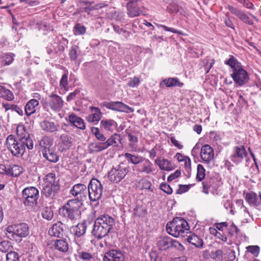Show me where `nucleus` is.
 <instances>
[{
    "label": "nucleus",
    "mask_w": 261,
    "mask_h": 261,
    "mask_svg": "<svg viewBox=\"0 0 261 261\" xmlns=\"http://www.w3.org/2000/svg\"><path fill=\"white\" fill-rule=\"evenodd\" d=\"M115 224L113 218L108 215H100L94 222L92 234L97 239H101L111 232Z\"/></svg>",
    "instance_id": "nucleus-1"
},
{
    "label": "nucleus",
    "mask_w": 261,
    "mask_h": 261,
    "mask_svg": "<svg viewBox=\"0 0 261 261\" xmlns=\"http://www.w3.org/2000/svg\"><path fill=\"white\" fill-rule=\"evenodd\" d=\"M225 64L229 66L232 69L231 76L238 86H242L248 82V73L244 69L242 64L233 56H230V58L225 61Z\"/></svg>",
    "instance_id": "nucleus-2"
},
{
    "label": "nucleus",
    "mask_w": 261,
    "mask_h": 261,
    "mask_svg": "<svg viewBox=\"0 0 261 261\" xmlns=\"http://www.w3.org/2000/svg\"><path fill=\"white\" fill-rule=\"evenodd\" d=\"M83 203L78 200H68L59 210V213L64 218L75 223L81 217V208Z\"/></svg>",
    "instance_id": "nucleus-3"
},
{
    "label": "nucleus",
    "mask_w": 261,
    "mask_h": 261,
    "mask_svg": "<svg viewBox=\"0 0 261 261\" xmlns=\"http://www.w3.org/2000/svg\"><path fill=\"white\" fill-rule=\"evenodd\" d=\"M5 145L11 153L15 156H22L26 151V149L31 150L34 145L29 146L28 144L16 140L15 136L12 135H9L6 139Z\"/></svg>",
    "instance_id": "nucleus-4"
},
{
    "label": "nucleus",
    "mask_w": 261,
    "mask_h": 261,
    "mask_svg": "<svg viewBox=\"0 0 261 261\" xmlns=\"http://www.w3.org/2000/svg\"><path fill=\"white\" fill-rule=\"evenodd\" d=\"M187 221L183 218L176 217L167 224L166 230L170 235L177 238L184 236L185 232L189 230Z\"/></svg>",
    "instance_id": "nucleus-5"
},
{
    "label": "nucleus",
    "mask_w": 261,
    "mask_h": 261,
    "mask_svg": "<svg viewBox=\"0 0 261 261\" xmlns=\"http://www.w3.org/2000/svg\"><path fill=\"white\" fill-rule=\"evenodd\" d=\"M30 233L28 225L21 223L8 226L6 228V235L11 240L20 242L22 238L26 237Z\"/></svg>",
    "instance_id": "nucleus-6"
},
{
    "label": "nucleus",
    "mask_w": 261,
    "mask_h": 261,
    "mask_svg": "<svg viewBox=\"0 0 261 261\" xmlns=\"http://www.w3.org/2000/svg\"><path fill=\"white\" fill-rule=\"evenodd\" d=\"M43 193L46 197H50L59 190L58 179L54 173H49L44 178Z\"/></svg>",
    "instance_id": "nucleus-7"
},
{
    "label": "nucleus",
    "mask_w": 261,
    "mask_h": 261,
    "mask_svg": "<svg viewBox=\"0 0 261 261\" xmlns=\"http://www.w3.org/2000/svg\"><path fill=\"white\" fill-rule=\"evenodd\" d=\"M39 198V191L34 187L24 188L22 191V200L25 206L34 208L37 205Z\"/></svg>",
    "instance_id": "nucleus-8"
},
{
    "label": "nucleus",
    "mask_w": 261,
    "mask_h": 261,
    "mask_svg": "<svg viewBox=\"0 0 261 261\" xmlns=\"http://www.w3.org/2000/svg\"><path fill=\"white\" fill-rule=\"evenodd\" d=\"M128 171V166L125 164L121 163L111 169L108 172V178L110 181L118 183L125 177Z\"/></svg>",
    "instance_id": "nucleus-9"
},
{
    "label": "nucleus",
    "mask_w": 261,
    "mask_h": 261,
    "mask_svg": "<svg viewBox=\"0 0 261 261\" xmlns=\"http://www.w3.org/2000/svg\"><path fill=\"white\" fill-rule=\"evenodd\" d=\"M87 191L90 200L96 201L101 197L103 191L102 185L99 180L93 178L88 185Z\"/></svg>",
    "instance_id": "nucleus-10"
},
{
    "label": "nucleus",
    "mask_w": 261,
    "mask_h": 261,
    "mask_svg": "<svg viewBox=\"0 0 261 261\" xmlns=\"http://www.w3.org/2000/svg\"><path fill=\"white\" fill-rule=\"evenodd\" d=\"M215 152L213 147L208 144L202 146L200 150L201 162L212 167L214 165Z\"/></svg>",
    "instance_id": "nucleus-11"
},
{
    "label": "nucleus",
    "mask_w": 261,
    "mask_h": 261,
    "mask_svg": "<svg viewBox=\"0 0 261 261\" xmlns=\"http://www.w3.org/2000/svg\"><path fill=\"white\" fill-rule=\"evenodd\" d=\"M87 188L84 184H77L74 185L70 191V193L75 198L70 200H78L80 202L87 199Z\"/></svg>",
    "instance_id": "nucleus-12"
},
{
    "label": "nucleus",
    "mask_w": 261,
    "mask_h": 261,
    "mask_svg": "<svg viewBox=\"0 0 261 261\" xmlns=\"http://www.w3.org/2000/svg\"><path fill=\"white\" fill-rule=\"evenodd\" d=\"M202 192L205 194L209 193V189L212 188L213 189H217L222 183L219 176L209 177L207 176L202 182Z\"/></svg>",
    "instance_id": "nucleus-13"
},
{
    "label": "nucleus",
    "mask_w": 261,
    "mask_h": 261,
    "mask_svg": "<svg viewBox=\"0 0 261 261\" xmlns=\"http://www.w3.org/2000/svg\"><path fill=\"white\" fill-rule=\"evenodd\" d=\"M248 158L247 152L243 145L237 146L233 147V152L230 156V160L238 165Z\"/></svg>",
    "instance_id": "nucleus-14"
},
{
    "label": "nucleus",
    "mask_w": 261,
    "mask_h": 261,
    "mask_svg": "<svg viewBox=\"0 0 261 261\" xmlns=\"http://www.w3.org/2000/svg\"><path fill=\"white\" fill-rule=\"evenodd\" d=\"M63 102L62 98L60 96L51 94L48 96L45 106L49 107L53 111H59L63 107Z\"/></svg>",
    "instance_id": "nucleus-15"
},
{
    "label": "nucleus",
    "mask_w": 261,
    "mask_h": 261,
    "mask_svg": "<svg viewBox=\"0 0 261 261\" xmlns=\"http://www.w3.org/2000/svg\"><path fill=\"white\" fill-rule=\"evenodd\" d=\"M22 172V168L16 165H0V174L17 177Z\"/></svg>",
    "instance_id": "nucleus-16"
},
{
    "label": "nucleus",
    "mask_w": 261,
    "mask_h": 261,
    "mask_svg": "<svg viewBox=\"0 0 261 261\" xmlns=\"http://www.w3.org/2000/svg\"><path fill=\"white\" fill-rule=\"evenodd\" d=\"M103 106L116 111L129 113L134 112V109L120 101L104 102Z\"/></svg>",
    "instance_id": "nucleus-17"
},
{
    "label": "nucleus",
    "mask_w": 261,
    "mask_h": 261,
    "mask_svg": "<svg viewBox=\"0 0 261 261\" xmlns=\"http://www.w3.org/2000/svg\"><path fill=\"white\" fill-rule=\"evenodd\" d=\"M136 171L138 173L150 174L155 171V168L153 163L144 158L143 161L136 167Z\"/></svg>",
    "instance_id": "nucleus-18"
},
{
    "label": "nucleus",
    "mask_w": 261,
    "mask_h": 261,
    "mask_svg": "<svg viewBox=\"0 0 261 261\" xmlns=\"http://www.w3.org/2000/svg\"><path fill=\"white\" fill-rule=\"evenodd\" d=\"M227 8L232 14L237 16L241 20L246 24L248 25H252L253 24V20L250 18L249 16L241 9H238L230 5H227Z\"/></svg>",
    "instance_id": "nucleus-19"
},
{
    "label": "nucleus",
    "mask_w": 261,
    "mask_h": 261,
    "mask_svg": "<svg viewBox=\"0 0 261 261\" xmlns=\"http://www.w3.org/2000/svg\"><path fill=\"white\" fill-rule=\"evenodd\" d=\"M73 138L66 134H61L59 138L58 148L61 151H64L70 149L72 146Z\"/></svg>",
    "instance_id": "nucleus-20"
},
{
    "label": "nucleus",
    "mask_w": 261,
    "mask_h": 261,
    "mask_svg": "<svg viewBox=\"0 0 261 261\" xmlns=\"http://www.w3.org/2000/svg\"><path fill=\"white\" fill-rule=\"evenodd\" d=\"M16 133L18 137V140L24 142L29 145H34L33 141L30 137V134L26 130L25 127L23 125H19L16 128Z\"/></svg>",
    "instance_id": "nucleus-21"
},
{
    "label": "nucleus",
    "mask_w": 261,
    "mask_h": 261,
    "mask_svg": "<svg viewBox=\"0 0 261 261\" xmlns=\"http://www.w3.org/2000/svg\"><path fill=\"white\" fill-rule=\"evenodd\" d=\"M139 0H130L126 5L127 14L130 17L139 16L142 12L138 5Z\"/></svg>",
    "instance_id": "nucleus-22"
},
{
    "label": "nucleus",
    "mask_w": 261,
    "mask_h": 261,
    "mask_svg": "<svg viewBox=\"0 0 261 261\" xmlns=\"http://www.w3.org/2000/svg\"><path fill=\"white\" fill-rule=\"evenodd\" d=\"M124 256L122 252L117 250H111L105 253L103 261H124Z\"/></svg>",
    "instance_id": "nucleus-23"
},
{
    "label": "nucleus",
    "mask_w": 261,
    "mask_h": 261,
    "mask_svg": "<svg viewBox=\"0 0 261 261\" xmlns=\"http://www.w3.org/2000/svg\"><path fill=\"white\" fill-rule=\"evenodd\" d=\"M66 119L72 125L80 129L84 130L86 128V125L84 120L81 117L73 113L70 114Z\"/></svg>",
    "instance_id": "nucleus-24"
},
{
    "label": "nucleus",
    "mask_w": 261,
    "mask_h": 261,
    "mask_svg": "<svg viewBox=\"0 0 261 261\" xmlns=\"http://www.w3.org/2000/svg\"><path fill=\"white\" fill-rule=\"evenodd\" d=\"M53 246L55 250L62 253L67 252L69 249L68 243L65 239H56L53 241Z\"/></svg>",
    "instance_id": "nucleus-25"
},
{
    "label": "nucleus",
    "mask_w": 261,
    "mask_h": 261,
    "mask_svg": "<svg viewBox=\"0 0 261 261\" xmlns=\"http://www.w3.org/2000/svg\"><path fill=\"white\" fill-rule=\"evenodd\" d=\"M90 110L91 114L86 117V120L89 122L99 121L102 117V113L100 110L95 107H90Z\"/></svg>",
    "instance_id": "nucleus-26"
},
{
    "label": "nucleus",
    "mask_w": 261,
    "mask_h": 261,
    "mask_svg": "<svg viewBox=\"0 0 261 261\" xmlns=\"http://www.w3.org/2000/svg\"><path fill=\"white\" fill-rule=\"evenodd\" d=\"M64 227V224L58 221L49 228L48 231V234L52 237H59L63 232Z\"/></svg>",
    "instance_id": "nucleus-27"
},
{
    "label": "nucleus",
    "mask_w": 261,
    "mask_h": 261,
    "mask_svg": "<svg viewBox=\"0 0 261 261\" xmlns=\"http://www.w3.org/2000/svg\"><path fill=\"white\" fill-rule=\"evenodd\" d=\"M41 128L46 132L54 133L58 131L59 125H56L54 122L43 120L40 123Z\"/></svg>",
    "instance_id": "nucleus-28"
},
{
    "label": "nucleus",
    "mask_w": 261,
    "mask_h": 261,
    "mask_svg": "<svg viewBox=\"0 0 261 261\" xmlns=\"http://www.w3.org/2000/svg\"><path fill=\"white\" fill-rule=\"evenodd\" d=\"M41 152L43 158L50 162L57 163L59 160V155L53 148L42 150Z\"/></svg>",
    "instance_id": "nucleus-29"
},
{
    "label": "nucleus",
    "mask_w": 261,
    "mask_h": 261,
    "mask_svg": "<svg viewBox=\"0 0 261 261\" xmlns=\"http://www.w3.org/2000/svg\"><path fill=\"white\" fill-rule=\"evenodd\" d=\"M245 199L250 206L257 207L260 204L257 194L254 192L247 193Z\"/></svg>",
    "instance_id": "nucleus-30"
},
{
    "label": "nucleus",
    "mask_w": 261,
    "mask_h": 261,
    "mask_svg": "<svg viewBox=\"0 0 261 261\" xmlns=\"http://www.w3.org/2000/svg\"><path fill=\"white\" fill-rule=\"evenodd\" d=\"M100 125L106 131L112 133L116 129L117 124L112 119H103L100 122Z\"/></svg>",
    "instance_id": "nucleus-31"
},
{
    "label": "nucleus",
    "mask_w": 261,
    "mask_h": 261,
    "mask_svg": "<svg viewBox=\"0 0 261 261\" xmlns=\"http://www.w3.org/2000/svg\"><path fill=\"white\" fill-rule=\"evenodd\" d=\"M39 105V101L36 99L30 100L25 105L24 107L25 113L27 116L35 113L36 108Z\"/></svg>",
    "instance_id": "nucleus-32"
},
{
    "label": "nucleus",
    "mask_w": 261,
    "mask_h": 261,
    "mask_svg": "<svg viewBox=\"0 0 261 261\" xmlns=\"http://www.w3.org/2000/svg\"><path fill=\"white\" fill-rule=\"evenodd\" d=\"M155 163L159 166V168L163 170L171 171L174 168L172 163L167 159H160L158 158L155 160Z\"/></svg>",
    "instance_id": "nucleus-33"
},
{
    "label": "nucleus",
    "mask_w": 261,
    "mask_h": 261,
    "mask_svg": "<svg viewBox=\"0 0 261 261\" xmlns=\"http://www.w3.org/2000/svg\"><path fill=\"white\" fill-rule=\"evenodd\" d=\"M172 239L169 237H160L158 241V246L160 250H165L171 247Z\"/></svg>",
    "instance_id": "nucleus-34"
},
{
    "label": "nucleus",
    "mask_w": 261,
    "mask_h": 261,
    "mask_svg": "<svg viewBox=\"0 0 261 261\" xmlns=\"http://www.w3.org/2000/svg\"><path fill=\"white\" fill-rule=\"evenodd\" d=\"M53 139L48 136H43L39 141V146L41 147V151L46 150L51 148L53 145Z\"/></svg>",
    "instance_id": "nucleus-35"
},
{
    "label": "nucleus",
    "mask_w": 261,
    "mask_h": 261,
    "mask_svg": "<svg viewBox=\"0 0 261 261\" xmlns=\"http://www.w3.org/2000/svg\"><path fill=\"white\" fill-rule=\"evenodd\" d=\"M124 156L126 159L128 163L138 165L143 161L144 158V157L140 155L129 153H125Z\"/></svg>",
    "instance_id": "nucleus-36"
},
{
    "label": "nucleus",
    "mask_w": 261,
    "mask_h": 261,
    "mask_svg": "<svg viewBox=\"0 0 261 261\" xmlns=\"http://www.w3.org/2000/svg\"><path fill=\"white\" fill-rule=\"evenodd\" d=\"M165 85L167 87H181L184 84L181 83L177 77H168L164 79L161 85Z\"/></svg>",
    "instance_id": "nucleus-37"
},
{
    "label": "nucleus",
    "mask_w": 261,
    "mask_h": 261,
    "mask_svg": "<svg viewBox=\"0 0 261 261\" xmlns=\"http://www.w3.org/2000/svg\"><path fill=\"white\" fill-rule=\"evenodd\" d=\"M187 241L197 248H202L203 247V243L202 240L195 233L188 236Z\"/></svg>",
    "instance_id": "nucleus-38"
},
{
    "label": "nucleus",
    "mask_w": 261,
    "mask_h": 261,
    "mask_svg": "<svg viewBox=\"0 0 261 261\" xmlns=\"http://www.w3.org/2000/svg\"><path fill=\"white\" fill-rule=\"evenodd\" d=\"M106 149L107 148L104 142H93L89 145L90 153L100 152Z\"/></svg>",
    "instance_id": "nucleus-39"
},
{
    "label": "nucleus",
    "mask_w": 261,
    "mask_h": 261,
    "mask_svg": "<svg viewBox=\"0 0 261 261\" xmlns=\"http://www.w3.org/2000/svg\"><path fill=\"white\" fill-rule=\"evenodd\" d=\"M87 229L86 223L84 222L82 223H78L73 228L75 236H83L86 233Z\"/></svg>",
    "instance_id": "nucleus-40"
},
{
    "label": "nucleus",
    "mask_w": 261,
    "mask_h": 261,
    "mask_svg": "<svg viewBox=\"0 0 261 261\" xmlns=\"http://www.w3.org/2000/svg\"><path fill=\"white\" fill-rule=\"evenodd\" d=\"M0 97L11 101L14 99V95L10 90L0 85Z\"/></svg>",
    "instance_id": "nucleus-41"
},
{
    "label": "nucleus",
    "mask_w": 261,
    "mask_h": 261,
    "mask_svg": "<svg viewBox=\"0 0 261 261\" xmlns=\"http://www.w3.org/2000/svg\"><path fill=\"white\" fill-rule=\"evenodd\" d=\"M79 258L82 261H93L94 259V255L87 251L77 250Z\"/></svg>",
    "instance_id": "nucleus-42"
},
{
    "label": "nucleus",
    "mask_w": 261,
    "mask_h": 261,
    "mask_svg": "<svg viewBox=\"0 0 261 261\" xmlns=\"http://www.w3.org/2000/svg\"><path fill=\"white\" fill-rule=\"evenodd\" d=\"M121 140L120 136L119 134H114L112 135L107 141L104 142L106 148H108L111 145H116L118 142Z\"/></svg>",
    "instance_id": "nucleus-43"
},
{
    "label": "nucleus",
    "mask_w": 261,
    "mask_h": 261,
    "mask_svg": "<svg viewBox=\"0 0 261 261\" xmlns=\"http://www.w3.org/2000/svg\"><path fill=\"white\" fill-rule=\"evenodd\" d=\"M14 56L12 53L4 54L1 57L2 62L4 65H9L13 62Z\"/></svg>",
    "instance_id": "nucleus-44"
},
{
    "label": "nucleus",
    "mask_w": 261,
    "mask_h": 261,
    "mask_svg": "<svg viewBox=\"0 0 261 261\" xmlns=\"http://www.w3.org/2000/svg\"><path fill=\"white\" fill-rule=\"evenodd\" d=\"M196 179L199 181H202L205 176V170L203 166L201 164H198L197 167Z\"/></svg>",
    "instance_id": "nucleus-45"
},
{
    "label": "nucleus",
    "mask_w": 261,
    "mask_h": 261,
    "mask_svg": "<svg viewBox=\"0 0 261 261\" xmlns=\"http://www.w3.org/2000/svg\"><path fill=\"white\" fill-rule=\"evenodd\" d=\"M167 10L172 14L179 13L181 15L184 14L181 8L175 4H170L167 7Z\"/></svg>",
    "instance_id": "nucleus-46"
},
{
    "label": "nucleus",
    "mask_w": 261,
    "mask_h": 261,
    "mask_svg": "<svg viewBox=\"0 0 261 261\" xmlns=\"http://www.w3.org/2000/svg\"><path fill=\"white\" fill-rule=\"evenodd\" d=\"M91 132L92 134H93L98 140L102 141V142L106 141V138L100 132L99 129L97 127H92Z\"/></svg>",
    "instance_id": "nucleus-47"
},
{
    "label": "nucleus",
    "mask_w": 261,
    "mask_h": 261,
    "mask_svg": "<svg viewBox=\"0 0 261 261\" xmlns=\"http://www.w3.org/2000/svg\"><path fill=\"white\" fill-rule=\"evenodd\" d=\"M42 217L47 220H50L54 216L53 212L50 207H46L42 212Z\"/></svg>",
    "instance_id": "nucleus-48"
},
{
    "label": "nucleus",
    "mask_w": 261,
    "mask_h": 261,
    "mask_svg": "<svg viewBox=\"0 0 261 261\" xmlns=\"http://www.w3.org/2000/svg\"><path fill=\"white\" fill-rule=\"evenodd\" d=\"M68 85V73L65 72L62 76L61 79L60 81V86L61 88H63L65 90H67Z\"/></svg>",
    "instance_id": "nucleus-49"
},
{
    "label": "nucleus",
    "mask_w": 261,
    "mask_h": 261,
    "mask_svg": "<svg viewBox=\"0 0 261 261\" xmlns=\"http://www.w3.org/2000/svg\"><path fill=\"white\" fill-rule=\"evenodd\" d=\"M12 245L8 241H4L0 242V251L6 252L11 249Z\"/></svg>",
    "instance_id": "nucleus-50"
},
{
    "label": "nucleus",
    "mask_w": 261,
    "mask_h": 261,
    "mask_svg": "<svg viewBox=\"0 0 261 261\" xmlns=\"http://www.w3.org/2000/svg\"><path fill=\"white\" fill-rule=\"evenodd\" d=\"M223 251L221 249L217 250L215 251H213L210 254V257L216 260L220 261L223 257Z\"/></svg>",
    "instance_id": "nucleus-51"
},
{
    "label": "nucleus",
    "mask_w": 261,
    "mask_h": 261,
    "mask_svg": "<svg viewBox=\"0 0 261 261\" xmlns=\"http://www.w3.org/2000/svg\"><path fill=\"white\" fill-rule=\"evenodd\" d=\"M139 186L141 189L150 190L151 187V183L146 179H142L139 182Z\"/></svg>",
    "instance_id": "nucleus-52"
},
{
    "label": "nucleus",
    "mask_w": 261,
    "mask_h": 261,
    "mask_svg": "<svg viewBox=\"0 0 261 261\" xmlns=\"http://www.w3.org/2000/svg\"><path fill=\"white\" fill-rule=\"evenodd\" d=\"M74 30L75 35H83L86 32V28L84 25L78 23L75 25Z\"/></svg>",
    "instance_id": "nucleus-53"
},
{
    "label": "nucleus",
    "mask_w": 261,
    "mask_h": 261,
    "mask_svg": "<svg viewBox=\"0 0 261 261\" xmlns=\"http://www.w3.org/2000/svg\"><path fill=\"white\" fill-rule=\"evenodd\" d=\"M140 81L138 77L134 76L130 78L127 83V85L132 88L137 87L140 84Z\"/></svg>",
    "instance_id": "nucleus-54"
},
{
    "label": "nucleus",
    "mask_w": 261,
    "mask_h": 261,
    "mask_svg": "<svg viewBox=\"0 0 261 261\" xmlns=\"http://www.w3.org/2000/svg\"><path fill=\"white\" fill-rule=\"evenodd\" d=\"M7 260L19 261L18 254L15 251H10L6 255Z\"/></svg>",
    "instance_id": "nucleus-55"
},
{
    "label": "nucleus",
    "mask_w": 261,
    "mask_h": 261,
    "mask_svg": "<svg viewBox=\"0 0 261 261\" xmlns=\"http://www.w3.org/2000/svg\"><path fill=\"white\" fill-rule=\"evenodd\" d=\"M225 16L226 17L224 20L225 25L228 28H230L233 30H234V25L230 18L229 14L228 12L225 14Z\"/></svg>",
    "instance_id": "nucleus-56"
},
{
    "label": "nucleus",
    "mask_w": 261,
    "mask_h": 261,
    "mask_svg": "<svg viewBox=\"0 0 261 261\" xmlns=\"http://www.w3.org/2000/svg\"><path fill=\"white\" fill-rule=\"evenodd\" d=\"M247 251L253 254L255 256H257L259 252V248L257 246H249L247 248Z\"/></svg>",
    "instance_id": "nucleus-57"
},
{
    "label": "nucleus",
    "mask_w": 261,
    "mask_h": 261,
    "mask_svg": "<svg viewBox=\"0 0 261 261\" xmlns=\"http://www.w3.org/2000/svg\"><path fill=\"white\" fill-rule=\"evenodd\" d=\"M74 242L80 247L83 246L85 242V239L83 236H75Z\"/></svg>",
    "instance_id": "nucleus-58"
},
{
    "label": "nucleus",
    "mask_w": 261,
    "mask_h": 261,
    "mask_svg": "<svg viewBox=\"0 0 261 261\" xmlns=\"http://www.w3.org/2000/svg\"><path fill=\"white\" fill-rule=\"evenodd\" d=\"M160 189L168 194L172 193V189L170 186L166 183H162L160 186Z\"/></svg>",
    "instance_id": "nucleus-59"
},
{
    "label": "nucleus",
    "mask_w": 261,
    "mask_h": 261,
    "mask_svg": "<svg viewBox=\"0 0 261 261\" xmlns=\"http://www.w3.org/2000/svg\"><path fill=\"white\" fill-rule=\"evenodd\" d=\"M156 25L158 27H160V28H162L163 29H164L165 31H169V32H172L173 33H175V34H182V33H181V32L177 30H175L173 28H169L165 25H163V24H158V23H156Z\"/></svg>",
    "instance_id": "nucleus-60"
},
{
    "label": "nucleus",
    "mask_w": 261,
    "mask_h": 261,
    "mask_svg": "<svg viewBox=\"0 0 261 261\" xmlns=\"http://www.w3.org/2000/svg\"><path fill=\"white\" fill-rule=\"evenodd\" d=\"M69 54L72 60H75L77 57V48L76 47H72L69 51Z\"/></svg>",
    "instance_id": "nucleus-61"
},
{
    "label": "nucleus",
    "mask_w": 261,
    "mask_h": 261,
    "mask_svg": "<svg viewBox=\"0 0 261 261\" xmlns=\"http://www.w3.org/2000/svg\"><path fill=\"white\" fill-rule=\"evenodd\" d=\"M171 247H174L176 248L179 251H183L185 249L183 245L180 243L179 242L175 240H172V243H171Z\"/></svg>",
    "instance_id": "nucleus-62"
},
{
    "label": "nucleus",
    "mask_w": 261,
    "mask_h": 261,
    "mask_svg": "<svg viewBox=\"0 0 261 261\" xmlns=\"http://www.w3.org/2000/svg\"><path fill=\"white\" fill-rule=\"evenodd\" d=\"M149 256L151 261H161V258L159 256L156 251H151Z\"/></svg>",
    "instance_id": "nucleus-63"
},
{
    "label": "nucleus",
    "mask_w": 261,
    "mask_h": 261,
    "mask_svg": "<svg viewBox=\"0 0 261 261\" xmlns=\"http://www.w3.org/2000/svg\"><path fill=\"white\" fill-rule=\"evenodd\" d=\"M181 174V172L179 170H177L176 171H175L173 173L171 174L167 178V180L168 181H171L173 179H174L180 176Z\"/></svg>",
    "instance_id": "nucleus-64"
}]
</instances>
